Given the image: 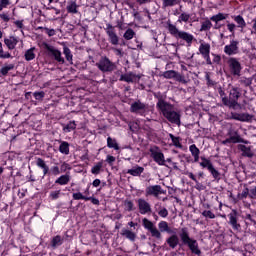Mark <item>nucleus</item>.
I'll list each match as a JSON object with an SVG mask.
<instances>
[{"mask_svg":"<svg viewBox=\"0 0 256 256\" xmlns=\"http://www.w3.org/2000/svg\"><path fill=\"white\" fill-rule=\"evenodd\" d=\"M4 43L8 49L13 50L17 46V43H19V40H17L15 36H10L9 38L4 39Z\"/></svg>","mask_w":256,"mask_h":256,"instance_id":"6ab92c4d","label":"nucleus"},{"mask_svg":"<svg viewBox=\"0 0 256 256\" xmlns=\"http://www.w3.org/2000/svg\"><path fill=\"white\" fill-rule=\"evenodd\" d=\"M106 161L109 165H113V163H115V157L111 156V155H108L107 158H106Z\"/></svg>","mask_w":256,"mask_h":256,"instance_id":"e2e57ef3","label":"nucleus"},{"mask_svg":"<svg viewBox=\"0 0 256 256\" xmlns=\"http://www.w3.org/2000/svg\"><path fill=\"white\" fill-rule=\"evenodd\" d=\"M76 128H77V124H75V121H71L66 126H64L63 131L65 133H71V131H74V129Z\"/></svg>","mask_w":256,"mask_h":256,"instance_id":"c9c22d12","label":"nucleus"},{"mask_svg":"<svg viewBox=\"0 0 256 256\" xmlns=\"http://www.w3.org/2000/svg\"><path fill=\"white\" fill-rule=\"evenodd\" d=\"M228 218H229V225H231L232 229H234V231H239L241 229V224H239L237 222V212L236 210H232V212L230 214H228Z\"/></svg>","mask_w":256,"mask_h":256,"instance_id":"2eb2a0df","label":"nucleus"},{"mask_svg":"<svg viewBox=\"0 0 256 256\" xmlns=\"http://www.w3.org/2000/svg\"><path fill=\"white\" fill-rule=\"evenodd\" d=\"M167 25V29L170 35H172V37H175V39H181L182 41H185L188 47H191V45H193V41H196L195 36L186 31L179 30L178 27L171 22H168Z\"/></svg>","mask_w":256,"mask_h":256,"instance_id":"7ed1b4c3","label":"nucleus"},{"mask_svg":"<svg viewBox=\"0 0 256 256\" xmlns=\"http://www.w3.org/2000/svg\"><path fill=\"white\" fill-rule=\"evenodd\" d=\"M65 240L63 239V237H61L60 235L55 236L52 241H51V247L53 249H57V247H61V244L64 242Z\"/></svg>","mask_w":256,"mask_h":256,"instance_id":"a878e982","label":"nucleus"},{"mask_svg":"<svg viewBox=\"0 0 256 256\" xmlns=\"http://www.w3.org/2000/svg\"><path fill=\"white\" fill-rule=\"evenodd\" d=\"M175 73H176L175 70H168L162 74V77H164V79H174Z\"/></svg>","mask_w":256,"mask_h":256,"instance_id":"37998d69","label":"nucleus"},{"mask_svg":"<svg viewBox=\"0 0 256 256\" xmlns=\"http://www.w3.org/2000/svg\"><path fill=\"white\" fill-rule=\"evenodd\" d=\"M229 72L233 75V77H241V62L237 60V58H230L228 60Z\"/></svg>","mask_w":256,"mask_h":256,"instance_id":"6e6552de","label":"nucleus"},{"mask_svg":"<svg viewBox=\"0 0 256 256\" xmlns=\"http://www.w3.org/2000/svg\"><path fill=\"white\" fill-rule=\"evenodd\" d=\"M36 165L37 167H40V169H45L47 167L45 160H43L42 158H37Z\"/></svg>","mask_w":256,"mask_h":256,"instance_id":"864d4df0","label":"nucleus"},{"mask_svg":"<svg viewBox=\"0 0 256 256\" xmlns=\"http://www.w3.org/2000/svg\"><path fill=\"white\" fill-rule=\"evenodd\" d=\"M199 52L206 60L207 65H213V62H211V58L209 57V53H211V45L201 44L199 47Z\"/></svg>","mask_w":256,"mask_h":256,"instance_id":"ddd939ff","label":"nucleus"},{"mask_svg":"<svg viewBox=\"0 0 256 256\" xmlns=\"http://www.w3.org/2000/svg\"><path fill=\"white\" fill-rule=\"evenodd\" d=\"M158 229L160 233H173V230H171V228L169 227V223H167L166 221H160L158 223Z\"/></svg>","mask_w":256,"mask_h":256,"instance_id":"412c9836","label":"nucleus"},{"mask_svg":"<svg viewBox=\"0 0 256 256\" xmlns=\"http://www.w3.org/2000/svg\"><path fill=\"white\" fill-rule=\"evenodd\" d=\"M175 81H178L179 83H187V80H185V76L181 75L178 72H175V76H174Z\"/></svg>","mask_w":256,"mask_h":256,"instance_id":"3c124183","label":"nucleus"},{"mask_svg":"<svg viewBox=\"0 0 256 256\" xmlns=\"http://www.w3.org/2000/svg\"><path fill=\"white\" fill-rule=\"evenodd\" d=\"M59 151L63 155H69V144H68V142H65V141L61 142V144L59 146Z\"/></svg>","mask_w":256,"mask_h":256,"instance_id":"2f4dec72","label":"nucleus"},{"mask_svg":"<svg viewBox=\"0 0 256 256\" xmlns=\"http://www.w3.org/2000/svg\"><path fill=\"white\" fill-rule=\"evenodd\" d=\"M0 59H11V53H3V44L0 42Z\"/></svg>","mask_w":256,"mask_h":256,"instance_id":"49530a36","label":"nucleus"},{"mask_svg":"<svg viewBox=\"0 0 256 256\" xmlns=\"http://www.w3.org/2000/svg\"><path fill=\"white\" fill-rule=\"evenodd\" d=\"M96 67H98V69L100 71H102V73H111V72L115 71L117 66L115 65V63L111 62V60H109V58L102 57L96 63Z\"/></svg>","mask_w":256,"mask_h":256,"instance_id":"39448f33","label":"nucleus"},{"mask_svg":"<svg viewBox=\"0 0 256 256\" xmlns=\"http://www.w3.org/2000/svg\"><path fill=\"white\" fill-rule=\"evenodd\" d=\"M189 150L192 154V156L194 157V163H198L199 162V155L201 153V151L199 150V148H197V146L195 144H192L189 147Z\"/></svg>","mask_w":256,"mask_h":256,"instance_id":"b1692460","label":"nucleus"},{"mask_svg":"<svg viewBox=\"0 0 256 256\" xmlns=\"http://www.w3.org/2000/svg\"><path fill=\"white\" fill-rule=\"evenodd\" d=\"M234 21L237 23L238 27L241 29H244V27H247V23H245V19H243V16L238 15L233 17Z\"/></svg>","mask_w":256,"mask_h":256,"instance_id":"c756f323","label":"nucleus"},{"mask_svg":"<svg viewBox=\"0 0 256 256\" xmlns=\"http://www.w3.org/2000/svg\"><path fill=\"white\" fill-rule=\"evenodd\" d=\"M0 19H3L6 23H8V21L10 20L9 15L5 13L0 14Z\"/></svg>","mask_w":256,"mask_h":256,"instance_id":"338daca9","label":"nucleus"},{"mask_svg":"<svg viewBox=\"0 0 256 256\" xmlns=\"http://www.w3.org/2000/svg\"><path fill=\"white\" fill-rule=\"evenodd\" d=\"M46 33L49 37H53V35H55V30L54 29H49V28H45Z\"/></svg>","mask_w":256,"mask_h":256,"instance_id":"69168bd1","label":"nucleus"},{"mask_svg":"<svg viewBox=\"0 0 256 256\" xmlns=\"http://www.w3.org/2000/svg\"><path fill=\"white\" fill-rule=\"evenodd\" d=\"M63 54L65 55V58L67 61L69 62L73 61V54L71 53V49H69V47L65 45L63 47Z\"/></svg>","mask_w":256,"mask_h":256,"instance_id":"72a5a7b5","label":"nucleus"},{"mask_svg":"<svg viewBox=\"0 0 256 256\" xmlns=\"http://www.w3.org/2000/svg\"><path fill=\"white\" fill-rule=\"evenodd\" d=\"M67 11L68 13H77V3L76 2H71L68 6H67Z\"/></svg>","mask_w":256,"mask_h":256,"instance_id":"de8ad7c7","label":"nucleus"},{"mask_svg":"<svg viewBox=\"0 0 256 256\" xmlns=\"http://www.w3.org/2000/svg\"><path fill=\"white\" fill-rule=\"evenodd\" d=\"M229 17V14H224V13H218L216 15H213L210 17V21H213L214 23H219V21H225Z\"/></svg>","mask_w":256,"mask_h":256,"instance_id":"bb28decb","label":"nucleus"},{"mask_svg":"<svg viewBox=\"0 0 256 256\" xmlns=\"http://www.w3.org/2000/svg\"><path fill=\"white\" fill-rule=\"evenodd\" d=\"M226 55H237L239 53V41L231 40L229 45L224 47Z\"/></svg>","mask_w":256,"mask_h":256,"instance_id":"f8f14e48","label":"nucleus"},{"mask_svg":"<svg viewBox=\"0 0 256 256\" xmlns=\"http://www.w3.org/2000/svg\"><path fill=\"white\" fill-rule=\"evenodd\" d=\"M201 161L200 162V167H203L204 169H208L209 167H213V163H211V160L205 158V157H201Z\"/></svg>","mask_w":256,"mask_h":256,"instance_id":"58836bf2","label":"nucleus"},{"mask_svg":"<svg viewBox=\"0 0 256 256\" xmlns=\"http://www.w3.org/2000/svg\"><path fill=\"white\" fill-rule=\"evenodd\" d=\"M51 171H52L53 175H59L61 173V171L59 170V166L52 167Z\"/></svg>","mask_w":256,"mask_h":256,"instance_id":"0e129e2a","label":"nucleus"},{"mask_svg":"<svg viewBox=\"0 0 256 256\" xmlns=\"http://www.w3.org/2000/svg\"><path fill=\"white\" fill-rule=\"evenodd\" d=\"M150 154L155 163L164 167H169L167 164H165V155L163 154V152H161V149H159V147L154 146L150 148Z\"/></svg>","mask_w":256,"mask_h":256,"instance_id":"0eeeda50","label":"nucleus"},{"mask_svg":"<svg viewBox=\"0 0 256 256\" xmlns=\"http://www.w3.org/2000/svg\"><path fill=\"white\" fill-rule=\"evenodd\" d=\"M104 31L108 35V41L111 45H119V36L117 35V31L113 25L109 23L106 24Z\"/></svg>","mask_w":256,"mask_h":256,"instance_id":"9d476101","label":"nucleus"},{"mask_svg":"<svg viewBox=\"0 0 256 256\" xmlns=\"http://www.w3.org/2000/svg\"><path fill=\"white\" fill-rule=\"evenodd\" d=\"M253 79H255V81H256V75H253L250 78L241 77L239 79V83H240V85H243L244 87H251V85L253 84Z\"/></svg>","mask_w":256,"mask_h":256,"instance_id":"393cba45","label":"nucleus"},{"mask_svg":"<svg viewBox=\"0 0 256 256\" xmlns=\"http://www.w3.org/2000/svg\"><path fill=\"white\" fill-rule=\"evenodd\" d=\"M107 147H109V149H115V151H119V144L117 143V140L111 137L107 138Z\"/></svg>","mask_w":256,"mask_h":256,"instance_id":"c85d7f7f","label":"nucleus"},{"mask_svg":"<svg viewBox=\"0 0 256 256\" xmlns=\"http://www.w3.org/2000/svg\"><path fill=\"white\" fill-rule=\"evenodd\" d=\"M145 171V168L141 166H134L132 169H128V175H132V177H140L141 173Z\"/></svg>","mask_w":256,"mask_h":256,"instance_id":"aec40b11","label":"nucleus"},{"mask_svg":"<svg viewBox=\"0 0 256 256\" xmlns=\"http://www.w3.org/2000/svg\"><path fill=\"white\" fill-rule=\"evenodd\" d=\"M43 48L47 50L49 57H54L55 61L58 63H65V58H63L61 51L47 43H43Z\"/></svg>","mask_w":256,"mask_h":256,"instance_id":"423d86ee","label":"nucleus"},{"mask_svg":"<svg viewBox=\"0 0 256 256\" xmlns=\"http://www.w3.org/2000/svg\"><path fill=\"white\" fill-rule=\"evenodd\" d=\"M158 215L160 217H167L169 215V211L167 210V208H162L159 212H158Z\"/></svg>","mask_w":256,"mask_h":256,"instance_id":"13d9d810","label":"nucleus"},{"mask_svg":"<svg viewBox=\"0 0 256 256\" xmlns=\"http://www.w3.org/2000/svg\"><path fill=\"white\" fill-rule=\"evenodd\" d=\"M34 97H35V99H37L38 101H41V99H43V97H45V92H43V91L34 92Z\"/></svg>","mask_w":256,"mask_h":256,"instance_id":"4d7b16f0","label":"nucleus"},{"mask_svg":"<svg viewBox=\"0 0 256 256\" xmlns=\"http://www.w3.org/2000/svg\"><path fill=\"white\" fill-rule=\"evenodd\" d=\"M203 217H208V219H215V214L211 210H204L202 212Z\"/></svg>","mask_w":256,"mask_h":256,"instance_id":"5fc2aeb1","label":"nucleus"},{"mask_svg":"<svg viewBox=\"0 0 256 256\" xmlns=\"http://www.w3.org/2000/svg\"><path fill=\"white\" fill-rule=\"evenodd\" d=\"M59 195H61V190L52 191V192L50 193V197H51V199H53V200L59 199Z\"/></svg>","mask_w":256,"mask_h":256,"instance_id":"6e6d98bb","label":"nucleus"},{"mask_svg":"<svg viewBox=\"0 0 256 256\" xmlns=\"http://www.w3.org/2000/svg\"><path fill=\"white\" fill-rule=\"evenodd\" d=\"M211 27H213V23H211V20L206 19L204 22H202L200 31H209Z\"/></svg>","mask_w":256,"mask_h":256,"instance_id":"473e14b6","label":"nucleus"},{"mask_svg":"<svg viewBox=\"0 0 256 256\" xmlns=\"http://www.w3.org/2000/svg\"><path fill=\"white\" fill-rule=\"evenodd\" d=\"M72 197L75 199V201H80L81 199L84 201H89V198L84 196L81 192L74 193Z\"/></svg>","mask_w":256,"mask_h":256,"instance_id":"a18cd8bd","label":"nucleus"},{"mask_svg":"<svg viewBox=\"0 0 256 256\" xmlns=\"http://www.w3.org/2000/svg\"><path fill=\"white\" fill-rule=\"evenodd\" d=\"M138 208L141 215H147L152 211L151 204L143 198L138 199Z\"/></svg>","mask_w":256,"mask_h":256,"instance_id":"4468645a","label":"nucleus"},{"mask_svg":"<svg viewBox=\"0 0 256 256\" xmlns=\"http://www.w3.org/2000/svg\"><path fill=\"white\" fill-rule=\"evenodd\" d=\"M188 177H190L192 179V181H195V183L197 184V187H199L201 185V183H199V181H197V178L195 177L193 172H188Z\"/></svg>","mask_w":256,"mask_h":256,"instance_id":"052dcab7","label":"nucleus"},{"mask_svg":"<svg viewBox=\"0 0 256 256\" xmlns=\"http://www.w3.org/2000/svg\"><path fill=\"white\" fill-rule=\"evenodd\" d=\"M239 197L240 199H247V197H251V190H249V188H244Z\"/></svg>","mask_w":256,"mask_h":256,"instance_id":"8fccbe9b","label":"nucleus"},{"mask_svg":"<svg viewBox=\"0 0 256 256\" xmlns=\"http://www.w3.org/2000/svg\"><path fill=\"white\" fill-rule=\"evenodd\" d=\"M228 135H229V139H235L236 140L232 143H247V142H245V140H243V138H241L239 133L235 130H229Z\"/></svg>","mask_w":256,"mask_h":256,"instance_id":"4be33fe9","label":"nucleus"},{"mask_svg":"<svg viewBox=\"0 0 256 256\" xmlns=\"http://www.w3.org/2000/svg\"><path fill=\"white\" fill-rule=\"evenodd\" d=\"M101 169H103V162H98L96 165L92 167L91 173L93 175H99V173H101Z\"/></svg>","mask_w":256,"mask_h":256,"instance_id":"e433bc0d","label":"nucleus"},{"mask_svg":"<svg viewBox=\"0 0 256 256\" xmlns=\"http://www.w3.org/2000/svg\"><path fill=\"white\" fill-rule=\"evenodd\" d=\"M241 98V88L237 86H232L229 91V97L224 98V106L229 107V109H237V107H241L239 104V99Z\"/></svg>","mask_w":256,"mask_h":256,"instance_id":"20e7f679","label":"nucleus"},{"mask_svg":"<svg viewBox=\"0 0 256 256\" xmlns=\"http://www.w3.org/2000/svg\"><path fill=\"white\" fill-rule=\"evenodd\" d=\"M142 225L144 229H147L151 233L152 237H155V239H162L161 232L157 229L155 224L151 222V220L144 218L142 220Z\"/></svg>","mask_w":256,"mask_h":256,"instance_id":"1a4fd4ad","label":"nucleus"},{"mask_svg":"<svg viewBox=\"0 0 256 256\" xmlns=\"http://www.w3.org/2000/svg\"><path fill=\"white\" fill-rule=\"evenodd\" d=\"M169 137L175 147H179L180 149L183 147L181 142H179V137H175L173 134H169Z\"/></svg>","mask_w":256,"mask_h":256,"instance_id":"c03bdc74","label":"nucleus"},{"mask_svg":"<svg viewBox=\"0 0 256 256\" xmlns=\"http://www.w3.org/2000/svg\"><path fill=\"white\" fill-rule=\"evenodd\" d=\"M175 5H179V0H162L163 9H166V7H175Z\"/></svg>","mask_w":256,"mask_h":256,"instance_id":"7c9ffc66","label":"nucleus"},{"mask_svg":"<svg viewBox=\"0 0 256 256\" xmlns=\"http://www.w3.org/2000/svg\"><path fill=\"white\" fill-rule=\"evenodd\" d=\"M177 234H172L170 237L166 239L167 245L170 249H175L177 245H179V239L181 241V245L189 248L191 253L194 255H201V249H199V242L196 239L191 238L189 234V228L183 227L179 229Z\"/></svg>","mask_w":256,"mask_h":256,"instance_id":"f03ea898","label":"nucleus"},{"mask_svg":"<svg viewBox=\"0 0 256 256\" xmlns=\"http://www.w3.org/2000/svg\"><path fill=\"white\" fill-rule=\"evenodd\" d=\"M69 181H71V176L69 174H65L60 176L58 179L55 180L56 185H68Z\"/></svg>","mask_w":256,"mask_h":256,"instance_id":"5701e85b","label":"nucleus"},{"mask_svg":"<svg viewBox=\"0 0 256 256\" xmlns=\"http://www.w3.org/2000/svg\"><path fill=\"white\" fill-rule=\"evenodd\" d=\"M163 191L161 190V185L148 186L146 188V195H153L154 197H159Z\"/></svg>","mask_w":256,"mask_h":256,"instance_id":"dca6fc26","label":"nucleus"},{"mask_svg":"<svg viewBox=\"0 0 256 256\" xmlns=\"http://www.w3.org/2000/svg\"><path fill=\"white\" fill-rule=\"evenodd\" d=\"M154 98L157 99L156 109L160 115H163L169 123L181 127V114L175 111V105L167 102V94L161 92H155Z\"/></svg>","mask_w":256,"mask_h":256,"instance_id":"f257e3e1","label":"nucleus"},{"mask_svg":"<svg viewBox=\"0 0 256 256\" xmlns=\"http://www.w3.org/2000/svg\"><path fill=\"white\" fill-rule=\"evenodd\" d=\"M251 119H253V115H250L249 113L240 114V121L242 122H249Z\"/></svg>","mask_w":256,"mask_h":256,"instance_id":"09e8293b","label":"nucleus"},{"mask_svg":"<svg viewBox=\"0 0 256 256\" xmlns=\"http://www.w3.org/2000/svg\"><path fill=\"white\" fill-rule=\"evenodd\" d=\"M189 19H191V15L183 12L178 17V23H187L189 21Z\"/></svg>","mask_w":256,"mask_h":256,"instance_id":"a19ab883","label":"nucleus"},{"mask_svg":"<svg viewBox=\"0 0 256 256\" xmlns=\"http://www.w3.org/2000/svg\"><path fill=\"white\" fill-rule=\"evenodd\" d=\"M124 39H126V41H131V39H133L135 37V31L131 28H128L124 35H123Z\"/></svg>","mask_w":256,"mask_h":256,"instance_id":"f704fd0d","label":"nucleus"},{"mask_svg":"<svg viewBox=\"0 0 256 256\" xmlns=\"http://www.w3.org/2000/svg\"><path fill=\"white\" fill-rule=\"evenodd\" d=\"M13 69H15V64H9L7 66H4L1 68L0 73H2V75H7V73H9V71H13Z\"/></svg>","mask_w":256,"mask_h":256,"instance_id":"79ce46f5","label":"nucleus"},{"mask_svg":"<svg viewBox=\"0 0 256 256\" xmlns=\"http://www.w3.org/2000/svg\"><path fill=\"white\" fill-rule=\"evenodd\" d=\"M256 197V187L253 189H250V199H255Z\"/></svg>","mask_w":256,"mask_h":256,"instance_id":"774afa93","label":"nucleus"},{"mask_svg":"<svg viewBox=\"0 0 256 256\" xmlns=\"http://www.w3.org/2000/svg\"><path fill=\"white\" fill-rule=\"evenodd\" d=\"M124 205H125L127 211H133L134 204L132 201H130V200L125 201Z\"/></svg>","mask_w":256,"mask_h":256,"instance_id":"bf43d9fd","label":"nucleus"},{"mask_svg":"<svg viewBox=\"0 0 256 256\" xmlns=\"http://www.w3.org/2000/svg\"><path fill=\"white\" fill-rule=\"evenodd\" d=\"M208 171L211 173L213 178L216 179L217 181H219V179H221V173H219V171H217V169H215V167L213 165L209 166Z\"/></svg>","mask_w":256,"mask_h":256,"instance_id":"4c0bfd02","label":"nucleus"},{"mask_svg":"<svg viewBox=\"0 0 256 256\" xmlns=\"http://www.w3.org/2000/svg\"><path fill=\"white\" fill-rule=\"evenodd\" d=\"M120 235H122V237H125L126 239H128L132 243H135V241L137 239V234H135L133 231L127 230L125 228H123L121 230Z\"/></svg>","mask_w":256,"mask_h":256,"instance_id":"f3484780","label":"nucleus"},{"mask_svg":"<svg viewBox=\"0 0 256 256\" xmlns=\"http://www.w3.org/2000/svg\"><path fill=\"white\" fill-rule=\"evenodd\" d=\"M218 93L222 99L223 105H225V99H228L227 94L225 93V90L221 87L218 88Z\"/></svg>","mask_w":256,"mask_h":256,"instance_id":"603ef678","label":"nucleus"},{"mask_svg":"<svg viewBox=\"0 0 256 256\" xmlns=\"http://www.w3.org/2000/svg\"><path fill=\"white\" fill-rule=\"evenodd\" d=\"M135 79H137V74L129 72L127 74H122L120 76L119 81H125L126 83H134Z\"/></svg>","mask_w":256,"mask_h":256,"instance_id":"a211bd4d","label":"nucleus"},{"mask_svg":"<svg viewBox=\"0 0 256 256\" xmlns=\"http://www.w3.org/2000/svg\"><path fill=\"white\" fill-rule=\"evenodd\" d=\"M231 119H234L235 121H241V114L231 113Z\"/></svg>","mask_w":256,"mask_h":256,"instance_id":"680f3d73","label":"nucleus"},{"mask_svg":"<svg viewBox=\"0 0 256 256\" xmlns=\"http://www.w3.org/2000/svg\"><path fill=\"white\" fill-rule=\"evenodd\" d=\"M35 48H30L29 50L26 51L25 53V59L26 61H33L35 59Z\"/></svg>","mask_w":256,"mask_h":256,"instance_id":"ea45409f","label":"nucleus"},{"mask_svg":"<svg viewBox=\"0 0 256 256\" xmlns=\"http://www.w3.org/2000/svg\"><path fill=\"white\" fill-rule=\"evenodd\" d=\"M240 151H242L243 157H249V159L253 157V151H251L250 147L240 145Z\"/></svg>","mask_w":256,"mask_h":256,"instance_id":"cd10ccee","label":"nucleus"},{"mask_svg":"<svg viewBox=\"0 0 256 256\" xmlns=\"http://www.w3.org/2000/svg\"><path fill=\"white\" fill-rule=\"evenodd\" d=\"M147 109H149V105L141 102V100L133 102L130 106L131 113H136L137 115H145Z\"/></svg>","mask_w":256,"mask_h":256,"instance_id":"9b49d317","label":"nucleus"}]
</instances>
